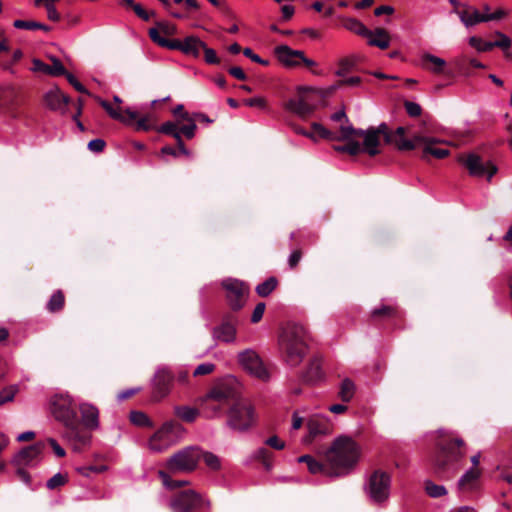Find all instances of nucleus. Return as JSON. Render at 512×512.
Instances as JSON below:
<instances>
[{
  "mask_svg": "<svg viewBox=\"0 0 512 512\" xmlns=\"http://www.w3.org/2000/svg\"><path fill=\"white\" fill-rule=\"evenodd\" d=\"M206 408L225 412L227 425L237 432H246L257 423V413L252 403L241 396L240 384L234 378L217 383L206 395Z\"/></svg>",
  "mask_w": 512,
  "mask_h": 512,
  "instance_id": "1",
  "label": "nucleus"
},
{
  "mask_svg": "<svg viewBox=\"0 0 512 512\" xmlns=\"http://www.w3.org/2000/svg\"><path fill=\"white\" fill-rule=\"evenodd\" d=\"M359 459V447L349 437L340 436L334 440L325 453L327 464L313 458L307 467L310 473H323L330 477H337L352 469Z\"/></svg>",
  "mask_w": 512,
  "mask_h": 512,
  "instance_id": "2",
  "label": "nucleus"
},
{
  "mask_svg": "<svg viewBox=\"0 0 512 512\" xmlns=\"http://www.w3.org/2000/svg\"><path fill=\"white\" fill-rule=\"evenodd\" d=\"M50 410L53 417L63 425L62 438L80 451L89 444V436L81 426L76 405L67 394H56L50 400Z\"/></svg>",
  "mask_w": 512,
  "mask_h": 512,
  "instance_id": "3",
  "label": "nucleus"
},
{
  "mask_svg": "<svg viewBox=\"0 0 512 512\" xmlns=\"http://www.w3.org/2000/svg\"><path fill=\"white\" fill-rule=\"evenodd\" d=\"M201 455L202 450L197 446H188L174 453L167 459L165 470L158 472L163 485L171 490L188 485V481L173 480L171 475L193 472L197 468Z\"/></svg>",
  "mask_w": 512,
  "mask_h": 512,
  "instance_id": "4",
  "label": "nucleus"
},
{
  "mask_svg": "<svg viewBox=\"0 0 512 512\" xmlns=\"http://www.w3.org/2000/svg\"><path fill=\"white\" fill-rule=\"evenodd\" d=\"M279 347L285 362L291 367L298 366L308 349L306 329L299 324H288L280 335Z\"/></svg>",
  "mask_w": 512,
  "mask_h": 512,
  "instance_id": "5",
  "label": "nucleus"
},
{
  "mask_svg": "<svg viewBox=\"0 0 512 512\" xmlns=\"http://www.w3.org/2000/svg\"><path fill=\"white\" fill-rule=\"evenodd\" d=\"M335 91L336 89L333 85L328 87L326 90L311 87H299L297 90V97L289 99L285 103V109L295 113L301 118H307L316 109V105L312 103V94H317L319 97L324 98L332 95Z\"/></svg>",
  "mask_w": 512,
  "mask_h": 512,
  "instance_id": "6",
  "label": "nucleus"
},
{
  "mask_svg": "<svg viewBox=\"0 0 512 512\" xmlns=\"http://www.w3.org/2000/svg\"><path fill=\"white\" fill-rule=\"evenodd\" d=\"M274 54L278 61L286 68L295 69L305 67L315 75L321 74L314 70L318 64L314 60L306 57L302 50L292 49L287 45H279L275 47Z\"/></svg>",
  "mask_w": 512,
  "mask_h": 512,
  "instance_id": "7",
  "label": "nucleus"
},
{
  "mask_svg": "<svg viewBox=\"0 0 512 512\" xmlns=\"http://www.w3.org/2000/svg\"><path fill=\"white\" fill-rule=\"evenodd\" d=\"M183 431L182 425L174 420L165 422L150 438L149 447L155 452H162L175 444Z\"/></svg>",
  "mask_w": 512,
  "mask_h": 512,
  "instance_id": "8",
  "label": "nucleus"
},
{
  "mask_svg": "<svg viewBox=\"0 0 512 512\" xmlns=\"http://www.w3.org/2000/svg\"><path fill=\"white\" fill-rule=\"evenodd\" d=\"M96 100L111 118L126 125H135V129L137 131H150V129H152V125L148 123L150 115L139 117V114L130 108H127L124 110V112H121L119 109L113 108L112 105L106 100H103L99 97H96Z\"/></svg>",
  "mask_w": 512,
  "mask_h": 512,
  "instance_id": "9",
  "label": "nucleus"
},
{
  "mask_svg": "<svg viewBox=\"0 0 512 512\" xmlns=\"http://www.w3.org/2000/svg\"><path fill=\"white\" fill-rule=\"evenodd\" d=\"M340 139L349 140L351 137L363 138V152L374 157L380 153V137L376 135L374 127L367 130L356 129L352 125H342L339 127Z\"/></svg>",
  "mask_w": 512,
  "mask_h": 512,
  "instance_id": "10",
  "label": "nucleus"
},
{
  "mask_svg": "<svg viewBox=\"0 0 512 512\" xmlns=\"http://www.w3.org/2000/svg\"><path fill=\"white\" fill-rule=\"evenodd\" d=\"M457 160L467 169L470 176L485 177L488 182H491L492 177L498 172V167L493 162H484L476 153L459 154Z\"/></svg>",
  "mask_w": 512,
  "mask_h": 512,
  "instance_id": "11",
  "label": "nucleus"
},
{
  "mask_svg": "<svg viewBox=\"0 0 512 512\" xmlns=\"http://www.w3.org/2000/svg\"><path fill=\"white\" fill-rule=\"evenodd\" d=\"M222 287L225 289L228 312L239 314L247 302L250 293L249 286L238 279H226L222 282Z\"/></svg>",
  "mask_w": 512,
  "mask_h": 512,
  "instance_id": "12",
  "label": "nucleus"
},
{
  "mask_svg": "<svg viewBox=\"0 0 512 512\" xmlns=\"http://www.w3.org/2000/svg\"><path fill=\"white\" fill-rule=\"evenodd\" d=\"M239 324V314L234 312L222 313L218 323L211 330L213 340L225 344L235 342L237 338V328Z\"/></svg>",
  "mask_w": 512,
  "mask_h": 512,
  "instance_id": "13",
  "label": "nucleus"
},
{
  "mask_svg": "<svg viewBox=\"0 0 512 512\" xmlns=\"http://www.w3.org/2000/svg\"><path fill=\"white\" fill-rule=\"evenodd\" d=\"M391 476L389 473L377 469L368 478L365 491L375 503H382L389 498Z\"/></svg>",
  "mask_w": 512,
  "mask_h": 512,
  "instance_id": "14",
  "label": "nucleus"
},
{
  "mask_svg": "<svg viewBox=\"0 0 512 512\" xmlns=\"http://www.w3.org/2000/svg\"><path fill=\"white\" fill-rule=\"evenodd\" d=\"M209 506L210 502L208 500H205L200 494L191 489L179 491L171 499V508L174 512H193Z\"/></svg>",
  "mask_w": 512,
  "mask_h": 512,
  "instance_id": "15",
  "label": "nucleus"
},
{
  "mask_svg": "<svg viewBox=\"0 0 512 512\" xmlns=\"http://www.w3.org/2000/svg\"><path fill=\"white\" fill-rule=\"evenodd\" d=\"M448 434L444 429L436 432L434 438V449L431 456L435 474L443 475L447 471L448 462Z\"/></svg>",
  "mask_w": 512,
  "mask_h": 512,
  "instance_id": "16",
  "label": "nucleus"
},
{
  "mask_svg": "<svg viewBox=\"0 0 512 512\" xmlns=\"http://www.w3.org/2000/svg\"><path fill=\"white\" fill-rule=\"evenodd\" d=\"M457 16L466 27H470L480 22L500 20L506 16V11L502 8L491 11L489 7H485L483 12H480L474 8H467L457 11Z\"/></svg>",
  "mask_w": 512,
  "mask_h": 512,
  "instance_id": "17",
  "label": "nucleus"
},
{
  "mask_svg": "<svg viewBox=\"0 0 512 512\" xmlns=\"http://www.w3.org/2000/svg\"><path fill=\"white\" fill-rule=\"evenodd\" d=\"M171 34H149L151 40L157 45L167 48L169 50H177L184 55H196L194 47L196 41L193 34L186 36L183 40L169 38Z\"/></svg>",
  "mask_w": 512,
  "mask_h": 512,
  "instance_id": "18",
  "label": "nucleus"
},
{
  "mask_svg": "<svg viewBox=\"0 0 512 512\" xmlns=\"http://www.w3.org/2000/svg\"><path fill=\"white\" fill-rule=\"evenodd\" d=\"M239 364L251 375L261 380L269 378V372L260 356L252 349H246L238 354Z\"/></svg>",
  "mask_w": 512,
  "mask_h": 512,
  "instance_id": "19",
  "label": "nucleus"
},
{
  "mask_svg": "<svg viewBox=\"0 0 512 512\" xmlns=\"http://www.w3.org/2000/svg\"><path fill=\"white\" fill-rule=\"evenodd\" d=\"M416 140L418 141L416 150L421 151L423 159L430 160L431 157L443 159L448 156V149L440 148L439 144L441 142L439 140L423 135H417Z\"/></svg>",
  "mask_w": 512,
  "mask_h": 512,
  "instance_id": "20",
  "label": "nucleus"
},
{
  "mask_svg": "<svg viewBox=\"0 0 512 512\" xmlns=\"http://www.w3.org/2000/svg\"><path fill=\"white\" fill-rule=\"evenodd\" d=\"M501 38L496 41H485L481 37L472 36L469 38V45L474 48L477 52L483 53L491 51L493 48L498 47L506 52V57H512L507 50L511 47V39L506 34H499Z\"/></svg>",
  "mask_w": 512,
  "mask_h": 512,
  "instance_id": "21",
  "label": "nucleus"
},
{
  "mask_svg": "<svg viewBox=\"0 0 512 512\" xmlns=\"http://www.w3.org/2000/svg\"><path fill=\"white\" fill-rule=\"evenodd\" d=\"M173 379V375L168 370L162 369L156 372L153 378V400L159 401L169 394Z\"/></svg>",
  "mask_w": 512,
  "mask_h": 512,
  "instance_id": "22",
  "label": "nucleus"
},
{
  "mask_svg": "<svg viewBox=\"0 0 512 512\" xmlns=\"http://www.w3.org/2000/svg\"><path fill=\"white\" fill-rule=\"evenodd\" d=\"M79 411L81 413V426L89 436L91 440V431L95 430L99 426V410L96 406L90 403H81L79 405Z\"/></svg>",
  "mask_w": 512,
  "mask_h": 512,
  "instance_id": "23",
  "label": "nucleus"
},
{
  "mask_svg": "<svg viewBox=\"0 0 512 512\" xmlns=\"http://www.w3.org/2000/svg\"><path fill=\"white\" fill-rule=\"evenodd\" d=\"M44 102L49 109L59 111L64 115L67 113V107L71 102V98L64 94L58 87H55L45 93Z\"/></svg>",
  "mask_w": 512,
  "mask_h": 512,
  "instance_id": "24",
  "label": "nucleus"
},
{
  "mask_svg": "<svg viewBox=\"0 0 512 512\" xmlns=\"http://www.w3.org/2000/svg\"><path fill=\"white\" fill-rule=\"evenodd\" d=\"M482 471L479 468L471 467L459 479L457 489L461 494L471 493L480 488Z\"/></svg>",
  "mask_w": 512,
  "mask_h": 512,
  "instance_id": "25",
  "label": "nucleus"
},
{
  "mask_svg": "<svg viewBox=\"0 0 512 512\" xmlns=\"http://www.w3.org/2000/svg\"><path fill=\"white\" fill-rule=\"evenodd\" d=\"M44 448L45 443L42 441L26 446L15 455L12 462L15 466L29 465L43 452Z\"/></svg>",
  "mask_w": 512,
  "mask_h": 512,
  "instance_id": "26",
  "label": "nucleus"
},
{
  "mask_svg": "<svg viewBox=\"0 0 512 512\" xmlns=\"http://www.w3.org/2000/svg\"><path fill=\"white\" fill-rule=\"evenodd\" d=\"M308 435L304 442L310 444L316 436L327 435L331 432V424L325 417H313L307 422Z\"/></svg>",
  "mask_w": 512,
  "mask_h": 512,
  "instance_id": "27",
  "label": "nucleus"
},
{
  "mask_svg": "<svg viewBox=\"0 0 512 512\" xmlns=\"http://www.w3.org/2000/svg\"><path fill=\"white\" fill-rule=\"evenodd\" d=\"M11 53L9 41L7 39L0 40V67L4 70H11L12 66L18 63L23 53L20 49H16Z\"/></svg>",
  "mask_w": 512,
  "mask_h": 512,
  "instance_id": "28",
  "label": "nucleus"
},
{
  "mask_svg": "<svg viewBox=\"0 0 512 512\" xmlns=\"http://www.w3.org/2000/svg\"><path fill=\"white\" fill-rule=\"evenodd\" d=\"M149 115H150V119H149L148 123L150 125H152L151 130L155 129L160 133H163V134L173 137L176 140V143H177L182 155H186V156L189 155V151L184 144L182 136L180 135L178 125L174 122L167 121V122L163 123L159 128H156L154 126V124L152 123V119H153L152 115L151 114H149Z\"/></svg>",
  "mask_w": 512,
  "mask_h": 512,
  "instance_id": "29",
  "label": "nucleus"
},
{
  "mask_svg": "<svg viewBox=\"0 0 512 512\" xmlns=\"http://www.w3.org/2000/svg\"><path fill=\"white\" fill-rule=\"evenodd\" d=\"M403 317L402 311L397 306L392 305H381L370 313V319L373 323L383 320H402Z\"/></svg>",
  "mask_w": 512,
  "mask_h": 512,
  "instance_id": "30",
  "label": "nucleus"
},
{
  "mask_svg": "<svg viewBox=\"0 0 512 512\" xmlns=\"http://www.w3.org/2000/svg\"><path fill=\"white\" fill-rule=\"evenodd\" d=\"M33 71L51 76H62L66 74V68L57 58H52V65H48L40 59H33Z\"/></svg>",
  "mask_w": 512,
  "mask_h": 512,
  "instance_id": "31",
  "label": "nucleus"
},
{
  "mask_svg": "<svg viewBox=\"0 0 512 512\" xmlns=\"http://www.w3.org/2000/svg\"><path fill=\"white\" fill-rule=\"evenodd\" d=\"M394 140L392 144H395L397 149L400 151H411L416 150L418 141L416 140V135L413 136L412 139H406V129L404 127H398L394 132Z\"/></svg>",
  "mask_w": 512,
  "mask_h": 512,
  "instance_id": "32",
  "label": "nucleus"
},
{
  "mask_svg": "<svg viewBox=\"0 0 512 512\" xmlns=\"http://www.w3.org/2000/svg\"><path fill=\"white\" fill-rule=\"evenodd\" d=\"M194 40L196 41L194 47L196 49V55H191L194 58H198L200 56V52H204V60L209 65H219L221 63L220 57L217 56L216 51L212 48H209L205 42H203L200 38L193 35Z\"/></svg>",
  "mask_w": 512,
  "mask_h": 512,
  "instance_id": "33",
  "label": "nucleus"
},
{
  "mask_svg": "<svg viewBox=\"0 0 512 512\" xmlns=\"http://www.w3.org/2000/svg\"><path fill=\"white\" fill-rule=\"evenodd\" d=\"M421 66L434 74H442L447 67V63L442 58L425 53L421 57Z\"/></svg>",
  "mask_w": 512,
  "mask_h": 512,
  "instance_id": "34",
  "label": "nucleus"
},
{
  "mask_svg": "<svg viewBox=\"0 0 512 512\" xmlns=\"http://www.w3.org/2000/svg\"><path fill=\"white\" fill-rule=\"evenodd\" d=\"M322 369L319 359L314 358L309 362L307 370L302 374V380L305 383L312 384L322 378Z\"/></svg>",
  "mask_w": 512,
  "mask_h": 512,
  "instance_id": "35",
  "label": "nucleus"
},
{
  "mask_svg": "<svg viewBox=\"0 0 512 512\" xmlns=\"http://www.w3.org/2000/svg\"><path fill=\"white\" fill-rule=\"evenodd\" d=\"M466 453V445L463 439L453 437L450 434V462L459 461Z\"/></svg>",
  "mask_w": 512,
  "mask_h": 512,
  "instance_id": "36",
  "label": "nucleus"
},
{
  "mask_svg": "<svg viewBox=\"0 0 512 512\" xmlns=\"http://www.w3.org/2000/svg\"><path fill=\"white\" fill-rule=\"evenodd\" d=\"M359 60L358 56H350V57H344L339 60L338 62V69L336 70L335 74L338 77H344L348 73L352 72L357 65V62Z\"/></svg>",
  "mask_w": 512,
  "mask_h": 512,
  "instance_id": "37",
  "label": "nucleus"
},
{
  "mask_svg": "<svg viewBox=\"0 0 512 512\" xmlns=\"http://www.w3.org/2000/svg\"><path fill=\"white\" fill-rule=\"evenodd\" d=\"M366 37V42L370 46L378 47L385 50L389 47L391 37L390 34H363Z\"/></svg>",
  "mask_w": 512,
  "mask_h": 512,
  "instance_id": "38",
  "label": "nucleus"
},
{
  "mask_svg": "<svg viewBox=\"0 0 512 512\" xmlns=\"http://www.w3.org/2000/svg\"><path fill=\"white\" fill-rule=\"evenodd\" d=\"M65 306V295L62 290L55 291L49 299L46 308L50 313H57Z\"/></svg>",
  "mask_w": 512,
  "mask_h": 512,
  "instance_id": "39",
  "label": "nucleus"
},
{
  "mask_svg": "<svg viewBox=\"0 0 512 512\" xmlns=\"http://www.w3.org/2000/svg\"><path fill=\"white\" fill-rule=\"evenodd\" d=\"M311 128H312V131L310 133L313 135V138H312L313 140L316 139L315 138L316 135L318 137H320L322 139H326V140H331V141L341 140L340 134L337 135L335 132H332L331 130L325 128L320 123H317V122L312 123Z\"/></svg>",
  "mask_w": 512,
  "mask_h": 512,
  "instance_id": "40",
  "label": "nucleus"
},
{
  "mask_svg": "<svg viewBox=\"0 0 512 512\" xmlns=\"http://www.w3.org/2000/svg\"><path fill=\"white\" fill-rule=\"evenodd\" d=\"M13 27L15 29H20V30H44V31H49L51 28L46 26L45 24L41 23V22H38V21H34V20H15L13 22Z\"/></svg>",
  "mask_w": 512,
  "mask_h": 512,
  "instance_id": "41",
  "label": "nucleus"
},
{
  "mask_svg": "<svg viewBox=\"0 0 512 512\" xmlns=\"http://www.w3.org/2000/svg\"><path fill=\"white\" fill-rule=\"evenodd\" d=\"M174 413L178 418L187 423L193 422L199 414L196 408L188 406H176L174 409Z\"/></svg>",
  "mask_w": 512,
  "mask_h": 512,
  "instance_id": "42",
  "label": "nucleus"
},
{
  "mask_svg": "<svg viewBox=\"0 0 512 512\" xmlns=\"http://www.w3.org/2000/svg\"><path fill=\"white\" fill-rule=\"evenodd\" d=\"M355 393V384L352 380L346 378L341 382L339 397L343 402H349Z\"/></svg>",
  "mask_w": 512,
  "mask_h": 512,
  "instance_id": "43",
  "label": "nucleus"
},
{
  "mask_svg": "<svg viewBox=\"0 0 512 512\" xmlns=\"http://www.w3.org/2000/svg\"><path fill=\"white\" fill-rule=\"evenodd\" d=\"M425 492L432 498H439L447 494L446 487L443 485H437L431 480L425 481Z\"/></svg>",
  "mask_w": 512,
  "mask_h": 512,
  "instance_id": "44",
  "label": "nucleus"
},
{
  "mask_svg": "<svg viewBox=\"0 0 512 512\" xmlns=\"http://www.w3.org/2000/svg\"><path fill=\"white\" fill-rule=\"evenodd\" d=\"M277 284L278 281L275 277H269L256 287V292L260 297H267L276 288Z\"/></svg>",
  "mask_w": 512,
  "mask_h": 512,
  "instance_id": "45",
  "label": "nucleus"
},
{
  "mask_svg": "<svg viewBox=\"0 0 512 512\" xmlns=\"http://www.w3.org/2000/svg\"><path fill=\"white\" fill-rule=\"evenodd\" d=\"M255 458L263 464L266 470L272 468L273 453L269 449L265 447L258 449Z\"/></svg>",
  "mask_w": 512,
  "mask_h": 512,
  "instance_id": "46",
  "label": "nucleus"
},
{
  "mask_svg": "<svg viewBox=\"0 0 512 512\" xmlns=\"http://www.w3.org/2000/svg\"><path fill=\"white\" fill-rule=\"evenodd\" d=\"M129 418L130 421L137 426L152 427L153 425L149 417L141 411H131Z\"/></svg>",
  "mask_w": 512,
  "mask_h": 512,
  "instance_id": "47",
  "label": "nucleus"
},
{
  "mask_svg": "<svg viewBox=\"0 0 512 512\" xmlns=\"http://www.w3.org/2000/svg\"><path fill=\"white\" fill-rule=\"evenodd\" d=\"M342 27L350 32H371L362 23L352 18L344 19Z\"/></svg>",
  "mask_w": 512,
  "mask_h": 512,
  "instance_id": "48",
  "label": "nucleus"
},
{
  "mask_svg": "<svg viewBox=\"0 0 512 512\" xmlns=\"http://www.w3.org/2000/svg\"><path fill=\"white\" fill-rule=\"evenodd\" d=\"M18 392V388L15 385H11L3 388L0 391V406L12 402Z\"/></svg>",
  "mask_w": 512,
  "mask_h": 512,
  "instance_id": "49",
  "label": "nucleus"
},
{
  "mask_svg": "<svg viewBox=\"0 0 512 512\" xmlns=\"http://www.w3.org/2000/svg\"><path fill=\"white\" fill-rule=\"evenodd\" d=\"M67 482L68 476L66 474L57 473L47 481L46 487L49 490H55L61 486H64Z\"/></svg>",
  "mask_w": 512,
  "mask_h": 512,
  "instance_id": "50",
  "label": "nucleus"
},
{
  "mask_svg": "<svg viewBox=\"0 0 512 512\" xmlns=\"http://www.w3.org/2000/svg\"><path fill=\"white\" fill-rule=\"evenodd\" d=\"M201 459H203L205 464L212 470H219L221 467L219 457L211 452L202 451Z\"/></svg>",
  "mask_w": 512,
  "mask_h": 512,
  "instance_id": "51",
  "label": "nucleus"
},
{
  "mask_svg": "<svg viewBox=\"0 0 512 512\" xmlns=\"http://www.w3.org/2000/svg\"><path fill=\"white\" fill-rule=\"evenodd\" d=\"M77 472L81 474L84 477H89L91 473H103L107 470L106 465H89V466H83L78 467Z\"/></svg>",
  "mask_w": 512,
  "mask_h": 512,
  "instance_id": "52",
  "label": "nucleus"
},
{
  "mask_svg": "<svg viewBox=\"0 0 512 512\" xmlns=\"http://www.w3.org/2000/svg\"><path fill=\"white\" fill-rule=\"evenodd\" d=\"M374 131L379 137L383 136L385 143L392 144L394 135L389 130L386 123H382L378 127H374Z\"/></svg>",
  "mask_w": 512,
  "mask_h": 512,
  "instance_id": "53",
  "label": "nucleus"
},
{
  "mask_svg": "<svg viewBox=\"0 0 512 512\" xmlns=\"http://www.w3.org/2000/svg\"><path fill=\"white\" fill-rule=\"evenodd\" d=\"M355 137H351L349 140L346 141V154H349L350 156H357L361 152H363L362 145L359 141L354 139Z\"/></svg>",
  "mask_w": 512,
  "mask_h": 512,
  "instance_id": "54",
  "label": "nucleus"
},
{
  "mask_svg": "<svg viewBox=\"0 0 512 512\" xmlns=\"http://www.w3.org/2000/svg\"><path fill=\"white\" fill-rule=\"evenodd\" d=\"M63 76H65V77H66V79H67V81L69 82V84H70L71 86H73V88H74L76 91H78V92H80V93H83V94H87V95H89V96L91 95V94H90V92L85 88V86H84L82 83H80V82L77 80V78H76L73 74L69 73V72L66 70V74H64Z\"/></svg>",
  "mask_w": 512,
  "mask_h": 512,
  "instance_id": "55",
  "label": "nucleus"
},
{
  "mask_svg": "<svg viewBox=\"0 0 512 512\" xmlns=\"http://www.w3.org/2000/svg\"><path fill=\"white\" fill-rule=\"evenodd\" d=\"M215 369H216V366L213 363H202L195 368V370L193 372V376L198 377V376L208 375V374L213 373L215 371Z\"/></svg>",
  "mask_w": 512,
  "mask_h": 512,
  "instance_id": "56",
  "label": "nucleus"
},
{
  "mask_svg": "<svg viewBox=\"0 0 512 512\" xmlns=\"http://www.w3.org/2000/svg\"><path fill=\"white\" fill-rule=\"evenodd\" d=\"M188 122H189V124L182 125L179 128V131H180V135L183 134L187 139H192L195 136V131L197 129V126H196L193 118H191V121H188Z\"/></svg>",
  "mask_w": 512,
  "mask_h": 512,
  "instance_id": "57",
  "label": "nucleus"
},
{
  "mask_svg": "<svg viewBox=\"0 0 512 512\" xmlns=\"http://www.w3.org/2000/svg\"><path fill=\"white\" fill-rule=\"evenodd\" d=\"M175 27L167 21L156 22L147 32H174Z\"/></svg>",
  "mask_w": 512,
  "mask_h": 512,
  "instance_id": "58",
  "label": "nucleus"
},
{
  "mask_svg": "<svg viewBox=\"0 0 512 512\" xmlns=\"http://www.w3.org/2000/svg\"><path fill=\"white\" fill-rule=\"evenodd\" d=\"M404 107H405L407 114L410 117H419L422 113V108L418 103H415L412 101H405Z\"/></svg>",
  "mask_w": 512,
  "mask_h": 512,
  "instance_id": "59",
  "label": "nucleus"
},
{
  "mask_svg": "<svg viewBox=\"0 0 512 512\" xmlns=\"http://www.w3.org/2000/svg\"><path fill=\"white\" fill-rule=\"evenodd\" d=\"M302 256L303 252L300 248H297L292 251L288 259V265L291 270H295L297 268L299 262L302 259Z\"/></svg>",
  "mask_w": 512,
  "mask_h": 512,
  "instance_id": "60",
  "label": "nucleus"
},
{
  "mask_svg": "<svg viewBox=\"0 0 512 512\" xmlns=\"http://www.w3.org/2000/svg\"><path fill=\"white\" fill-rule=\"evenodd\" d=\"M265 308H266V305L264 302H259L255 308H254V311L252 313V316H251V322L252 323H258L262 317H263V314L265 312Z\"/></svg>",
  "mask_w": 512,
  "mask_h": 512,
  "instance_id": "61",
  "label": "nucleus"
},
{
  "mask_svg": "<svg viewBox=\"0 0 512 512\" xmlns=\"http://www.w3.org/2000/svg\"><path fill=\"white\" fill-rule=\"evenodd\" d=\"M106 143L103 139H93L88 143V149L94 153H100L104 150Z\"/></svg>",
  "mask_w": 512,
  "mask_h": 512,
  "instance_id": "62",
  "label": "nucleus"
},
{
  "mask_svg": "<svg viewBox=\"0 0 512 512\" xmlns=\"http://www.w3.org/2000/svg\"><path fill=\"white\" fill-rule=\"evenodd\" d=\"M295 8L291 4H284L281 6V20L288 21L294 15Z\"/></svg>",
  "mask_w": 512,
  "mask_h": 512,
  "instance_id": "63",
  "label": "nucleus"
},
{
  "mask_svg": "<svg viewBox=\"0 0 512 512\" xmlns=\"http://www.w3.org/2000/svg\"><path fill=\"white\" fill-rule=\"evenodd\" d=\"M133 11L139 18H141L144 21H148L150 19V16L154 15L153 11L148 12L138 3L136 4V6H134Z\"/></svg>",
  "mask_w": 512,
  "mask_h": 512,
  "instance_id": "64",
  "label": "nucleus"
}]
</instances>
